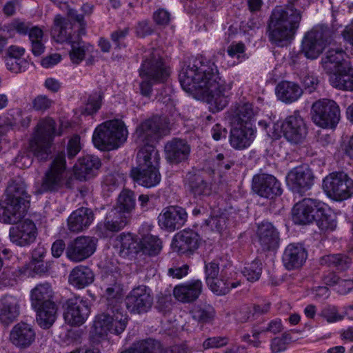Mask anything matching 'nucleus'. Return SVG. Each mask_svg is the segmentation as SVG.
I'll use <instances>...</instances> for the list:
<instances>
[{
  "mask_svg": "<svg viewBox=\"0 0 353 353\" xmlns=\"http://www.w3.org/2000/svg\"><path fill=\"white\" fill-rule=\"evenodd\" d=\"M140 245L141 250L149 255L157 254L162 248L161 240L152 234L142 235Z\"/></svg>",
  "mask_w": 353,
  "mask_h": 353,
  "instance_id": "nucleus-52",
  "label": "nucleus"
},
{
  "mask_svg": "<svg viewBox=\"0 0 353 353\" xmlns=\"http://www.w3.org/2000/svg\"><path fill=\"white\" fill-rule=\"evenodd\" d=\"M167 159L173 163H179L188 159L190 147L182 139H174L165 145Z\"/></svg>",
  "mask_w": 353,
  "mask_h": 353,
  "instance_id": "nucleus-37",
  "label": "nucleus"
},
{
  "mask_svg": "<svg viewBox=\"0 0 353 353\" xmlns=\"http://www.w3.org/2000/svg\"><path fill=\"white\" fill-rule=\"evenodd\" d=\"M301 81L304 89L310 93L316 90L319 84L318 79L310 73L303 74Z\"/></svg>",
  "mask_w": 353,
  "mask_h": 353,
  "instance_id": "nucleus-60",
  "label": "nucleus"
},
{
  "mask_svg": "<svg viewBox=\"0 0 353 353\" xmlns=\"http://www.w3.org/2000/svg\"><path fill=\"white\" fill-rule=\"evenodd\" d=\"M70 28V23L61 16L57 15L54 18L52 35L57 42H68L70 43V40H74L77 38V36L72 35L71 32L68 31Z\"/></svg>",
  "mask_w": 353,
  "mask_h": 353,
  "instance_id": "nucleus-44",
  "label": "nucleus"
},
{
  "mask_svg": "<svg viewBox=\"0 0 353 353\" xmlns=\"http://www.w3.org/2000/svg\"><path fill=\"white\" fill-rule=\"evenodd\" d=\"M71 50L70 52V60L73 63L79 64L85 58L87 52L92 50V46L82 41L79 35L74 40H70Z\"/></svg>",
  "mask_w": 353,
  "mask_h": 353,
  "instance_id": "nucleus-48",
  "label": "nucleus"
},
{
  "mask_svg": "<svg viewBox=\"0 0 353 353\" xmlns=\"http://www.w3.org/2000/svg\"><path fill=\"white\" fill-rule=\"evenodd\" d=\"M279 99L286 103L296 101L303 94L302 88L296 83L283 81L276 87Z\"/></svg>",
  "mask_w": 353,
  "mask_h": 353,
  "instance_id": "nucleus-40",
  "label": "nucleus"
},
{
  "mask_svg": "<svg viewBox=\"0 0 353 353\" xmlns=\"http://www.w3.org/2000/svg\"><path fill=\"white\" fill-rule=\"evenodd\" d=\"M287 183L293 192L304 193L310 190L314 183L312 172L306 165L296 167L288 173Z\"/></svg>",
  "mask_w": 353,
  "mask_h": 353,
  "instance_id": "nucleus-19",
  "label": "nucleus"
},
{
  "mask_svg": "<svg viewBox=\"0 0 353 353\" xmlns=\"http://www.w3.org/2000/svg\"><path fill=\"white\" fill-rule=\"evenodd\" d=\"M332 32L325 26H317L305 33L301 43V52L309 59H316L325 47L331 44Z\"/></svg>",
  "mask_w": 353,
  "mask_h": 353,
  "instance_id": "nucleus-11",
  "label": "nucleus"
},
{
  "mask_svg": "<svg viewBox=\"0 0 353 353\" xmlns=\"http://www.w3.org/2000/svg\"><path fill=\"white\" fill-rule=\"evenodd\" d=\"M135 34L138 37H145L153 32V28L147 20L141 21L134 27Z\"/></svg>",
  "mask_w": 353,
  "mask_h": 353,
  "instance_id": "nucleus-62",
  "label": "nucleus"
},
{
  "mask_svg": "<svg viewBox=\"0 0 353 353\" xmlns=\"http://www.w3.org/2000/svg\"><path fill=\"white\" fill-rule=\"evenodd\" d=\"M184 186L188 194L196 199H203L212 193V183L200 174L188 173Z\"/></svg>",
  "mask_w": 353,
  "mask_h": 353,
  "instance_id": "nucleus-27",
  "label": "nucleus"
},
{
  "mask_svg": "<svg viewBox=\"0 0 353 353\" xmlns=\"http://www.w3.org/2000/svg\"><path fill=\"white\" fill-rule=\"evenodd\" d=\"M210 290L216 295L221 296L228 294L230 289L236 288L239 283L230 282L223 278L216 277L206 282Z\"/></svg>",
  "mask_w": 353,
  "mask_h": 353,
  "instance_id": "nucleus-50",
  "label": "nucleus"
},
{
  "mask_svg": "<svg viewBox=\"0 0 353 353\" xmlns=\"http://www.w3.org/2000/svg\"><path fill=\"white\" fill-rule=\"evenodd\" d=\"M129 216L112 208L107 214L103 223L97 225V232L101 237H107L109 232L121 230L128 223Z\"/></svg>",
  "mask_w": 353,
  "mask_h": 353,
  "instance_id": "nucleus-28",
  "label": "nucleus"
},
{
  "mask_svg": "<svg viewBox=\"0 0 353 353\" xmlns=\"http://www.w3.org/2000/svg\"><path fill=\"white\" fill-rule=\"evenodd\" d=\"M102 96L100 92L91 94L85 105L83 113L88 115L95 113L101 107Z\"/></svg>",
  "mask_w": 353,
  "mask_h": 353,
  "instance_id": "nucleus-56",
  "label": "nucleus"
},
{
  "mask_svg": "<svg viewBox=\"0 0 353 353\" xmlns=\"http://www.w3.org/2000/svg\"><path fill=\"white\" fill-rule=\"evenodd\" d=\"M100 166L101 161L98 157L87 155L79 159L75 165V175L79 180H88L97 175Z\"/></svg>",
  "mask_w": 353,
  "mask_h": 353,
  "instance_id": "nucleus-35",
  "label": "nucleus"
},
{
  "mask_svg": "<svg viewBox=\"0 0 353 353\" xmlns=\"http://www.w3.org/2000/svg\"><path fill=\"white\" fill-rule=\"evenodd\" d=\"M262 272V263L259 260H254L245 264L242 270L243 275L249 281H256L259 279Z\"/></svg>",
  "mask_w": 353,
  "mask_h": 353,
  "instance_id": "nucleus-53",
  "label": "nucleus"
},
{
  "mask_svg": "<svg viewBox=\"0 0 353 353\" xmlns=\"http://www.w3.org/2000/svg\"><path fill=\"white\" fill-rule=\"evenodd\" d=\"M302 10L301 0H288L285 7H276L269 23L270 40L279 46L291 41L299 27Z\"/></svg>",
  "mask_w": 353,
  "mask_h": 353,
  "instance_id": "nucleus-2",
  "label": "nucleus"
},
{
  "mask_svg": "<svg viewBox=\"0 0 353 353\" xmlns=\"http://www.w3.org/2000/svg\"><path fill=\"white\" fill-rule=\"evenodd\" d=\"M19 308L16 297L6 295L0 299V323L6 325L12 323L19 316Z\"/></svg>",
  "mask_w": 353,
  "mask_h": 353,
  "instance_id": "nucleus-36",
  "label": "nucleus"
},
{
  "mask_svg": "<svg viewBox=\"0 0 353 353\" xmlns=\"http://www.w3.org/2000/svg\"><path fill=\"white\" fill-rule=\"evenodd\" d=\"M53 101L45 95H39L33 101V108L36 110L45 111L50 108Z\"/></svg>",
  "mask_w": 353,
  "mask_h": 353,
  "instance_id": "nucleus-64",
  "label": "nucleus"
},
{
  "mask_svg": "<svg viewBox=\"0 0 353 353\" xmlns=\"http://www.w3.org/2000/svg\"><path fill=\"white\" fill-rule=\"evenodd\" d=\"M258 241L264 251L273 250L279 246V232L269 222H262L256 232Z\"/></svg>",
  "mask_w": 353,
  "mask_h": 353,
  "instance_id": "nucleus-32",
  "label": "nucleus"
},
{
  "mask_svg": "<svg viewBox=\"0 0 353 353\" xmlns=\"http://www.w3.org/2000/svg\"><path fill=\"white\" fill-rule=\"evenodd\" d=\"M323 188L330 197L345 200L353 193V181L344 172H333L324 179Z\"/></svg>",
  "mask_w": 353,
  "mask_h": 353,
  "instance_id": "nucleus-13",
  "label": "nucleus"
},
{
  "mask_svg": "<svg viewBox=\"0 0 353 353\" xmlns=\"http://www.w3.org/2000/svg\"><path fill=\"white\" fill-rule=\"evenodd\" d=\"M54 292L50 283L46 282L37 284L30 292L32 307H37L47 302H54Z\"/></svg>",
  "mask_w": 353,
  "mask_h": 353,
  "instance_id": "nucleus-43",
  "label": "nucleus"
},
{
  "mask_svg": "<svg viewBox=\"0 0 353 353\" xmlns=\"http://www.w3.org/2000/svg\"><path fill=\"white\" fill-rule=\"evenodd\" d=\"M228 114L231 125H247L252 123L256 111L251 103L240 101L231 106Z\"/></svg>",
  "mask_w": 353,
  "mask_h": 353,
  "instance_id": "nucleus-29",
  "label": "nucleus"
},
{
  "mask_svg": "<svg viewBox=\"0 0 353 353\" xmlns=\"http://www.w3.org/2000/svg\"><path fill=\"white\" fill-rule=\"evenodd\" d=\"M202 290V282L196 279L175 286L173 294L177 301L189 303L196 301L201 294Z\"/></svg>",
  "mask_w": 353,
  "mask_h": 353,
  "instance_id": "nucleus-31",
  "label": "nucleus"
},
{
  "mask_svg": "<svg viewBox=\"0 0 353 353\" xmlns=\"http://www.w3.org/2000/svg\"><path fill=\"white\" fill-rule=\"evenodd\" d=\"M185 209L179 206L165 208L159 216V224L162 228L174 231L181 228L187 221Z\"/></svg>",
  "mask_w": 353,
  "mask_h": 353,
  "instance_id": "nucleus-24",
  "label": "nucleus"
},
{
  "mask_svg": "<svg viewBox=\"0 0 353 353\" xmlns=\"http://www.w3.org/2000/svg\"><path fill=\"white\" fill-rule=\"evenodd\" d=\"M37 312V322L43 329L50 328L57 317L58 306L54 302H47L37 307H32Z\"/></svg>",
  "mask_w": 353,
  "mask_h": 353,
  "instance_id": "nucleus-39",
  "label": "nucleus"
},
{
  "mask_svg": "<svg viewBox=\"0 0 353 353\" xmlns=\"http://www.w3.org/2000/svg\"><path fill=\"white\" fill-rule=\"evenodd\" d=\"M137 166L131 170V176L139 184L151 188L157 185L161 181L159 171L160 157L157 149L152 152H138Z\"/></svg>",
  "mask_w": 353,
  "mask_h": 353,
  "instance_id": "nucleus-6",
  "label": "nucleus"
},
{
  "mask_svg": "<svg viewBox=\"0 0 353 353\" xmlns=\"http://www.w3.org/2000/svg\"><path fill=\"white\" fill-rule=\"evenodd\" d=\"M28 34L31 43L32 54L34 56H40L45 50L43 30L37 26H32Z\"/></svg>",
  "mask_w": 353,
  "mask_h": 353,
  "instance_id": "nucleus-49",
  "label": "nucleus"
},
{
  "mask_svg": "<svg viewBox=\"0 0 353 353\" xmlns=\"http://www.w3.org/2000/svg\"><path fill=\"white\" fill-rule=\"evenodd\" d=\"M252 190L260 196L270 199L281 195L282 192L277 179L272 175L265 174L253 177Z\"/></svg>",
  "mask_w": 353,
  "mask_h": 353,
  "instance_id": "nucleus-23",
  "label": "nucleus"
},
{
  "mask_svg": "<svg viewBox=\"0 0 353 353\" xmlns=\"http://www.w3.org/2000/svg\"><path fill=\"white\" fill-rule=\"evenodd\" d=\"M321 212H318V217L314 220L318 227L324 231L334 230L336 226V223L330 214L325 212L323 203L321 205Z\"/></svg>",
  "mask_w": 353,
  "mask_h": 353,
  "instance_id": "nucleus-54",
  "label": "nucleus"
},
{
  "mask_svg": "<svg viewBox=\"0 0 353 353\" xmlns=\"http://www.w3.org/2000/svg\"><path fill=\"white\" fill-rule=\"evenodd\" d=\"M280 127L283 137L294 144L302 143L307 134L304 120L298 112L287 117Z\"/></svg>",
  "mask_w": 353,
  "mask_h": 353,
  "instance_id": "nucleus-15",
  "label": "nucleus"
},
{
  "mask_svg": "<svg viewBox=\"0 0 353 353\" xmlns=\"http://www.w3.org/2000/svg\"><path fill=\"white\" fill-rule=\"evenodd\" d=\"M63 187L70 188L65 154L59 153L50 163L42 179L40 192H57Z\"/></svg>",
  "mask_w": 353,
  "mask_h": 353,
  "instance_id": "nucleus-10",
  "label": "nucleus"
},
{
  "mask_svg": "<svg viewBox=\"0 0 353 353\" xmlns=\"http://www.w3.org/2000/svg\"><path fill=\"white\" fill-rule=\"evenodd\" d=\"M153 304L150 290L145 285L133 288L125 298V305L130 313L142 314L147 312Z\"/></svg>",
  "mask_w": 353,
  "mask_h": 353,
  "instance_id": "nucleus-14",
  "label": "nucleus"
},
{
  "mask_svg": "<svg viewBox=\"0 0 353 353\" xmlns=\"http://www.w3.org/2000/svg\"><path fill=\"white\" fill-rule=\"evenodd\" d=\"M179 79L187 92L199 91L205 94L213 112L223 110L229 103L233 82L222 79L216 66L210 61L196 58L182 68Z\"/></svg>",
  "mask_w": 353,
  "mask_h": 353,
  "instance_id": "nucleus-1",
  "label": "nucleus"
},
{
  "mask_svg": "<svg viewBox=\"0 0 353 353\" xmlns=\"http://www.w3.org/2000/svg\"><path fill=\"white\" fill-rule=\"evenodd\" d=\"M48 271V268L44 261H30L28 265L21 268L12 267L9 269L4 268L3 273L7 274L10 279H15L21 275L34 277L35 275H41Z\"/></svg>",
  "mask_w": 353,
  "mask_h": 353,
  "instance_id": "nucleus-38",
  "label": "nucleus"
},
{
  "mask_svg": "<svg viewBox=\"0 0 353 353\" xmlns=\"http://www.w3.org/2000/svg\"><path fill=\"white\" fill-rule=\"evenodd\" d=\"M97 239L87 236L77 237L66 248V256L72 261L81 262L90 256L96 250Z\"/></svg>",
  "mask_w": 353,
  "mask_h": 353,
  "instance_id": "nucleus-18",
  "label": "nucleus"
},
{
  "mask_svg": "<svg viewBox=\"0 0 353 353\" xmlns=\"http://www.w3.org/2000/svg\"><path fill=\"white\" fill-rule=\"evenodd\" d=\"M319 263L321 265L335 268L343 271L349 268L352 263V259L345 254H333L322 256Z\"/></svg>",
  "mask_w": 353,
  "mask_h": 353,
  "instance_id": "nucleus-47",
  "label": "nucleus"
},
{
  "mask_svg": "<svg viewBox=\"0 0 353 353\" xmlns=\"http://www.w3.org/2000/svg\"><path fill=\"white\" fill-rule=\"evenodd\" d=\"M206 224L212 230L221 232L226 227V217L223 214L212 216L206 220Z\"/></svg>",
  "mask_w": 353,
  "mask_h": 353,
  "instance_id": "nucleus-59",
  "label": "nucleus"
},
{
  "mask_svg": "<svg viewBox=\"0 0 353 353\" xmlns=\"http://www.w3.org/2000/svg\"><path fill=\"white\" fill-rule=\"evenodd\" d=\"M322 203L316 199L305 198L296 203L292 209V219L295 224L307 225L313 223L321 212Z\"/></svg>",
  "mask_w": 353,
  "mask_h": 353,
  "instance_id": "nucleus-16",
  "label": "nucleus"
},
{
  "mask_svg": "<svg viewBox=\"0 0 353 353\" xmlns=\"http://www.w3.org/2000/svg\"><path fill=\"white\" fill-rule=\"evenodd\" d=\"M101 289L107 300V306L121 304L123 286L121 276L117 273H105L102 276Z\"/></svg>",
  "mask_w": 353,
  "mask_h": 353,
  "instance_id": "nucleus-20",
  "label": "nucleus"
},
{
  "mask_svg": "<svg viewBox=\"0 0 353 353\" xmlns=\"http://www.w3.org/2000/svg\"><path fill=\"white\" fill-rule=\"evenodd\" d=\"M115 247L122 257L137 254L141 250L140 241L131 234H119L115 240Z\"/></svg>",
  "mask_w": 353,
  "mask_h": 353,
  "instance_id": "nucleus-41",
  "label": "nucleus"
},
{
  "mask_svg": "<svg viewBox=\"0 0 353 353\" xmlns=\"http://www.w3.org/2000/svg\"><path fill=\"white\" fill-rule=\"evenodd\" d=\"M170 131L169 122L165 117L157 115L145 119L137 125L134 134L139 152H152V149H156L154 143L169 134Z\"/></svg>",
  "mask_w": 353,
  "mask_h": 353,
  "instance_id": "nucleus-4",
  "label": "nucleus"
},
{
  "mask_svg": "<svg viewBox=\"0 0 353 353\" xmlns=\"http://www.w3.org/2000/svg\"><path fill=\"white\" fill-rule=\"evenodd\" d=\"M7 68L14 73H19L25 71L28 63L26 59H6Z\"/></svg>",
  "mask_w": 353,
  "mask_h": 353,
  "instance_id": "nucleus-57",
  "label": "nucleus"
},
{
  "mask_svg": "<svg viewBox=\"0 0 353 353\" xmlns=\"http://www.w3.org/2000/svg\"><path fill=\"white\" fill-rule=\"evenodd\" d=\"M135 206L136 196L134 192L125 189L118 196L117 203L113 208L128 216L135 209Z\"/></svg>",
  "mask_w": 353,
  "mask_h": 353,
  "instance_id": "nucleus-46",
  "label": "nucleus"
},
{
  "mask_svg": "<svg viewBox=\"0 0 353 353\" xmlns=\"http://www.w3.org/2000/svg\"><path fill=\"white\" fill-rule=\"evenodd\" d=\"M37 230L33 221L26 219L10 229V241L19 246H27L33 243L37 237Z\"/></svg>",
  "mask_w": 353,
  "mask_h": 353,
  "instance_id": "nucleus-22",
  "label": "nucleus"
},
{
  "mask_svg": "<svg viewBox=\"0 0 353 353\" xmlns=\"http://www.w3.org/2000/svg\"><path fill=\"white\" fill-rule=\"evenodd\" d=\"M214 310L210 305H199L196 307L192 311V316L199 322L208 323L210 322L214 317Z\"/></svg>",
  "mask_w": 353,
  "mask_h": 353,
  "instance_id": "nucleus-55",
  "label": "nucleus"
},
{
  "mask_svg": "<svg viewBox=\"0 0 353 353\" xmlns=\"http://www.w3.org/2000/svg\"><path fill=\"white\" fill-rule=\"evenodd\" d=\"M11 342L21 348L30 346L35 339V332L32 327L26 323H19L11 330Z\"/></svg>",
  "mask_w": 353,
  "mask_h": 353,
  "instance_id": "nucleus-34",
  "label": "nucleus"
},
{
  "mask_svg": "<svg viewBox=\"0 0 353 353\" xmlns=\"http://www.w3.org/2000/svg\"><path fill=\"white\" fill-rule=\"evenodd\" d=\"M131 348L134 353H161L162 345L159 341L148 339L133 343Z\"/></svg>",
  "mask_w": 353,
  "mask_h": 353,
  "instance_id": "nucleus-51",
  "label": "nucleus"
},
{
  "mask_svg": "<svg viewBox=\"0 0 353 353\" xmlns=\"http://www.w3.org/2000/svg\"><path fill=\"white\" fill-rule=\"evenodd\" d=\"M201 238L192 230H183L176 234L172 246L174 251L180 254L192 253L200 244Z\"/></svg>",
  "mask_w": 353,
  "mask_h": 353,
  "instance_id": "nucleus-26",
  "label": "nucleus"
},
{
  "mask_svg": "<svg viewBox=\"0 0 353 353\" xmlns=\"http://www.w3.org/2000/svg\"><path fill=\"white\" fill-rule=\"evenodd\" d=\"M143 81L140 84L142 95L150 97L154 83H163L170 72L160 55L159 51L152 49L145 54L139 70Z\"/></svg>",
  "mask_w": 353,
  "mask_h": 353,
  "instance_id": "nucleus-5",
  "label": "nucleus"
},
{
  "mask_svg": "<svg viewBox=\"0 0 353 353\" xmlns=\"http://www.w3.org/2000/svg\"><path fill=\"white\" fill-rule=\"evenodd\" d=\"M330 83L337 89L343 90H353V68L347 65L344 71H339L331 74Z\"/></svg>",
  "mask_w": 353,
  "mask_h": 353,
  "instance_id": "nucleus-45",
  "label": "nucleus"
},
{
  "mask_svg": "<svg viewBox=\"0 0 353 353\" xmlns=\"http://www.w3.org/2000/svg\"><path fill=\"white\" fill-rule=\"evenodd\" d=\"M128 316L121 304L116 303L107 306L105 312L98 315L94 322V327L97 334L102 336L108 333L120 334L128 324Z\"/></svg>",
  "mask_w": 353,
  "mask_h": 353,
  "instance_id": "nucleus-8",
  "label": "nucleus"
},
{
  "mask_svg": "<svg viewBox=\"0 0 353 353\" xmlns=\"http://www.w3.org/2000/svg\"><path fill=\"white\" fill-rule=\"evenodd\" d=\"M89 314L88 302L81 296H74L66 301L63 316L68 324L79 326L86 321Z\"/></svg>",
  "mask_w": 353,
  "mask_h": 353,
  "instance_id": "nucleus-17",
  "label": "nucleus"
},
{
  "mask_svg": "<svg viewBox=\"0 0 353 353\" xmlns=\"http://www.w3.org/2000/svg\"><path fill=\"white\" fill-rule=\"evenodd\" d=\"M230 144L235 150H243L249 148L256 137V128L252 123L231 125Z\"/></svg>",
  "mask_w": 353,
  "mask_h": 353,
  "instance_id": "nucleus-21",
  "label": "nucleus"
},
{
  "mask_svg": "<svg viewBox=\"0 0 353 353\" xmlns=\"http://www.w3.org/2000/svg\"><path fill=\"white\" fill-rule=\"evenodd\" d=\"M312 120L319 126L334 128L341 119L339 105L333 100L323 99L316 101L312 106Z\"/></svg>",
  "mask_w": 353,
  "mask_h": 353,
  "instance_id": "nucleus-12",
  "label": "nucleus"
},
{
  "mask_svg": "<svg viewBox=\"0 0 353 353\" xmlns=\"http://www.w3.org/2000/svg\"><path fill=\"white\" fill-rule=\"evenodd\" d=\"M81 146L80 143V137L79 135H74L69 140L67 147L68 156L69 158H73L81 150Z\"/></svg>",
  "mask_w": 353,
  "mask_h": 353,
  "instance_id": "nucleus-63",
  "label": "nucleus"
},
{
  "mask_svg": "<svg viewBox=\"0 0 353 353\" xmlns=\"http://www.w3.org/2000/svg\"><path fill=\"white\" fill-rule=\"evenodd\" d=\"M228 343V339L225 336H214L205 339L203 347L205 349L219 348L226 345Z\"/></svg>",
  "mask_w": 353,
  "mask_h": 353,
  "instance_id": "nucleus-61",
  "label": "nucleus"
},
{
  "mask_svg": "<svg viewBox=\"0 0 353 353\" xmlns=\"http://www.w3.org/2000/svg\"><path fill=\"white\" fill-rule=\"evenodd\" d=\"M307 257V251L302 245L291 243L286 247L282 259L286 269L291 270L301 268Z\"/></svg>",
  "mask_w": 353,
  "mask_h": 353,
  "instance_id": "nucleus-30",
  "label": "nucleus"
},
{
  "mask_svg": "<svg viewBox=\"0 0 353 353\" xmlns=\"http://www.w3.org/2000/svg\"><path fill=\"white\" fill-rule=\"evenodd\" d=\"M94 221V214L91 209L80 208L74 210L68 219V230L73 232H80L87 229Z\"/></svg>",
  "mask_w": 353,
  "mask_h": 353,
  "instance_id": "nucleus-33",
  "label": "nucleus"
},
{
  "mask_svg": "<svg viewBox=\"0 0 353 353\" xmlns=\"http://www.w3.org/2000/svg\"><path fill=\"white\" fill-rule=\"evenodd\" d=\"M55 125V121L50 118L39 121L30 141V150L41 161L46 160L51 152L50 147L54 137L57 135ZM57 134L60 135L61 133Z\"/></svg>",
  "mask_w": 353,
  "mask_h": 353,
  "instance_id": "nucleus-9",
  "label": "nucleus"
},
{
  "mask_svg": "<svg viewBox=\"0 0 353 353\" xmlns=\"http://www.w3.org/2000/svg\"><path fill=\"white\" fill-rule=\"evenodd\" d=\"M94 275L88 266L78 265L73 268L68 277L70 284L77 288H84L94 281Z\"/></svg>",
  "mask_w": 353,
  "mask_h": 353,
  "instance_id": "nucleus-42",
  "label": "nucleus"
},
{
  "mask_svg": "<svg viewBox=\"0 0 353 353\" xmlns=\"http://www.w3.org/2000/svg\"><path fill=\"white\" fill-rule=\"evenodd\" d=\"M128 130L121 120L108 121L97 127L92 142L101 150H111L118 148L127 139Z\"/></svg>",
  "mask_w": 353,
  "mask_h": 353,
  "instance_id": "nucleus-7",
  "label": "nucleus"
},
{
  "mask_svg": "<svg viewBox=\"0 0 353 353\" xmlns=\"http://www.w3.org/2000/svg\"><path fill=\"white\" fill-rule=\"evenodd\" d=\"M29 198L24 181L20 177L11 179L6 190L4 205H0V221L17 223L26 214Z\"/></svg>",
  "mask_w": 353,
  "mask_h": 353,
  "instance_id": "nucleus-3",
  "label": "nucleus"
},
{
  "mask_svg": "<svg viewBox=\"0 0 353 353\" xmlns=\"http://www.w3.org/2000/svg\"><path fill=\"white\" fill-rule=\"evenodd\" d=\"M345 52L341 48L331 47L322 58L321 63L324 70L332 74L339 71H344L350 65L346 58Z\"/></svg>",
  "mask_w": 353,
  "mask_h": 353,
  "instance_id": "nucleus-25",
  "label": "nucleus"
},
{
  "mask_svg": "<svg viewBox=\"0 0 353 353\" xmlns=\"http://www.w3.org/2000/svg\"><path fill=\"white\" fill-rule=\"evenodd\" d=\"M320 315L324 318L328 323H334L341 321L343 316L338 312L337 308L334 306H327L324 307Z\"/></svg>",
  "mask_w": 353,
  "mask_h": 353,
  "instance_id": "nucleus-58",
  "label": "nucleus"
}]
</instances>
